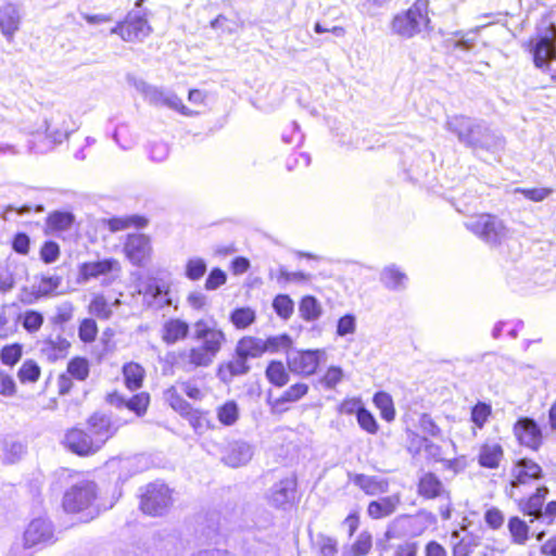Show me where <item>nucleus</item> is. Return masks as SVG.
I'll list each match as a JSON object with an SVG mask.
<instances>
[{
    "label": "nucleus",
    "mask_w": 556,
    "mask_h": 556,
    "mask_svg": "<svg viewBox=\"0 0 556 556\" xmlns=\"http://www.w3.org/2000/svg\"><path fill=\"white\" fill-rule=\"evenodd\" d=\"M61 282H62V278L59 276L42 277L40 280V283L34 294L33 293L27 294V290L26 289L23 290V293H25V295L23 294L21 296V301L29 304L33 302L34 298L38 299L41 296H48V295L52 294L60 287Z\"/></svg>",
    "instance_id": "31"
},
{
    "label": "nucleus",
    "mask_w": 556,
    "mask_h": 556,
    "mask_svg": "<svg viewBox=\"0 0 556 556\" xmlns=\"http://www.w3.org/2000/svg\"><path fill=\"white\" fill-rule=\"evenodd\" d=\"M265 343V352L276 353L279 351H288L292 346V339L289 334H279L274 337H268L264 340Z\"/></svg>",
    "instance_id": "44"
},
{
    "label": "nucleus",
    "mask_w": 556,
    "mask_h": 556,
    "mask_svg": "<svg viewBox=\"0 0 556 556\" xmlns=\"http://www.w3.org/2000/svg\"><path fill=\"white\" fill-rule=\"evenodd\" d=\"M343 370L339 366H330L325 375L319 379V383L326 389H333L341 382Z\"/></svg>",
    "instance_id": "56"
},
{
    "label": "nucleus",
    "mask_w": 556,
    "mask_h": 556,
    "mask_svg": "<svg viewBox=\"0 0 556 556\" xmlns=\"http://www.w3.org/2000/svg\"><path fill=\"white\" fill-rule=\"evenodd\" d=\"M314 544L318 548L319 556H336L338 553V542L331 536L319 533Z\"/></svg>",
    "instance_id": "49"
},
{
    "label": "nucleus",
    "mask_w": 556,
    "mask_h": 556,
    "mask_svg": "<svg viewBox=\"0 0 556 556\" xmlns=\"http://www.w3.org/2000/svg\"><path fill=\"white\" fill-rule=\"evenodd\" d=\"M90 434L102 447L103 444L112 438L121 427V424L112 420V418L103 413H94L87 421Z\"/></svg>",
    "instance_id": "13"
},
{
    "label": "nucleus",
    "mask_w": 556,
    "mask_h": 556,
    "mask_svg": "<svg viewBox=\"0 0 556 556\" xmlns=\"http://www.w3.org/2000/svg\"><path fill=\"white\" fill-rule=\"evenodd\" d=\"M374 403L376 407L380 410V415L386 421H392L395 418L393 400L390 394L382 391L377 392L374 395Z\"/></svg>",
    "instance_id": "39"
},
{
    "label": "nucleus",
    "mask_w": 556,
    "mask_h": 556,
    "mask_svg": "<svg viewBox=\"0 0 556 556\" xmlns=\"http://www.w3.org/2000/svg\"><path fill=\"white\" fill-rule=\"evenodd\" d=\"M121 266L118 261L114 258H104L94 262H85L79 265V282H87L101 276L106 277L112 273H118Z\"/></svg>",
    "instance_id": "16"
},
{
    "label": "nucleus",
    "mask_w": 556,
    "mask_h": 556,
    "mask_svg": "<svg viewBox=\"0 0 556 556\" xmlns=\"http://www.w3.org/2000/svg\"><path fill=\"white\" fill-rule=\"evenodd\" d=\"M356 330V319L352 314H346L342 316L338 320L337 325V334L340 337H344L346 334H352Z\"/></svg>",
    "instance_id": "63"
},
{
    "label": "nucleus",
    "mask_w": 556,
    "mask_h": 556,
    "mask_svg": "<svg viewBox=\"0 0 556 556\" xmlns=\"http://www.w3.org/2000/svg\"><path fill=\"white\" fill-rule=\"evenodd\" d=\"M357 422L362 429L368 433H376L378 431V424L374 415L365 407L357 412Z\"/></svg>",
    "instance_id": "60"
},
{
    "label": "nucleus",
    "mask_w": 556,
    "mask_h": 556,
    "mask_svg": "<svg viewBox=\"0 0 556 556\" xmlns=\"http://www.w3.org/2000/svg\"><path fill=\"white\" fill-rule=\"evenodd\" d=\"M43 324V316L37 311H26L22 316V325L29 333L38 331Z\"/></svg>",
    "instance_id": "51"
},
{
    "label": "nucleus",
    "mask_w": 556,
    "mask_h": 556,
    "mask_svg": "<svg viewBox=\"0 0 556 556\" xmlns=\"http://www.w3.org/2000/svg\"><path fill=\"white\" fill-rule=\"evenodd\" d=\"M511 481L508 492L510 497L515 496V489L528 484L531 481L540 480L543 477V470L539 464L529 458H521L515 463L510 471Z\"/></svg>",
    "instance_id": "10"
},
{
    "label": "nucleus",
    "mask_w": 556,
    "mask_h": 556,
    "mask_svg": "<svg viewBox=\"0 0 556 556\" xmlns=\"http://www.w3.org/2000/svg\"><path fill=\"white\" fill-rule=\"evenodd\" d=\"M206 262L201 257L189 258L186 263L185 276L191 280H200L206 273Z\"/></svg>",
    "instance_id": "43"
},
{
    "label": "nucleus",
    "mask_w": 556,
    "mask_h": 556,
    "mask_svg": "<svg viewBox=\"0 0 556 556\" xmlns=\"http://www.w3.org/2000/svg\"><path fill=\"white\" fill-rule=\"evenodd\" d=\"M276 314L282 319H289L293 314L294 303L287 294H278L273 301Z\"/></svg>",
    "instance_id": "46"
},
{
    "label": "nucleus",
    "mask_w": 556,
    "mask_h": 556,
    "mask_svg": "<svg viewBox=\"0 0 556 556\" xmlns=\"http://www.w3.org/2000/svg\"><path fill=\"white\" fill-rule=\"evenodd\" d=\"M492 414V407L484 402H478L472 408L470 420L479 429H482Z\"/></svg>",
    "instance_id": "45"
},
{
    "label": "nucleus",
    "mask_w": 556,
    "mask_h": 556,
    "mask_svg": "<svg viewBox=\"0 0 556 556\" xmlns=\"http://www.w3.org/2000/svg\"><path fill=\"white\" fill-rule=\"evenodd\" d=\"M253 455V450L250 444L243 441H235L229 443L223 462L230 467H240L250 462Z\"/></svg>",
    "instance_id": "23"
},
{
    "label": "nucleus",
    "mask_w": 556,
    "mask_h": 556,
    "mask_svg": "<svg viewBox=\"0 0 556 556\" xmlns=\"http://www.w3.org/2000/svg\"><path fill=\"white\" fill-rule=\"evenodd\" d=\"M325 354L323 350L290 351L287 356L288 368L294 374L311 376L316 372Z\"/></svg>",
    "instance_id": "9"
},
{
    "label": "nucleus",
    "mask_w": 556,
    "mask_h": 556,
    "mask_svg": "<svg viewBox=\"0 0 556 556\" xmlns=\"http://www.w3.org/2000/svg\"><path fill=\"white\" fill-rule=\"evenodd\" d=\"M97 332L98 328L93 319L86 318L80 323L78 328V336L83 342H92L97 337Z\"/></svg>",
    "instance_id": "59"
},
{
    "label": "nucleus",
    "mask_w": 556,
    "mask_h": 556,
    "mask_svg": "<svg viewBox=\"0 0 556 556\" xmlns=\"http://www.w3.org/2000/svg\"><path fill=\"white\" fill-rule=\"evenodd\" d=\"M514 192L522 194L530 201L541 202L552 194L553 190L551 188H516Z\"/></svg>",
    "instance_id": "58"
},
{
    "label": "nucleus",
    "mask_w": 556,
    "mask_h": 556,
    "mask_svg": "<svg viewBox=\"0 0 556 556\" xmlns=\"http://www.w3.org/2000/svg\"><path fill=\"white\" fill-rule=\"evenodd\" d=\"M150 396L148 393H139L125 402V407L136 413L137 416H142L149 405Z\"/></svg>",
    "instance_id": "53"
},
{
    "label": "nucleus",
    "mask_w": 556,
    "mask_h": 556,
    "mask_svg": "<svg viewBox=\"0 0 556 556\" xmlns=\"http://www.w3.org/2000/svg\"><path fill=\"white\" fill-rule=\"evenodd\" d=\"M89 311L100 319H109L112 315V309L103 295H96L92 299L89 305Z\"/></svg>",
    "instance_id": "50"
},
{
    "label": "nucleus",
    "mask_w": 556,
    "mask_h": 556,
    "mask_svg": "<svg viewBox=\"0 0 556 556\" xmlns=\"http://www.w3.org/2000/svg\"><path fill=\"white\" fill-rule=\"evenodd\" d=\"M53 538V529L50 521L43 518L34 519L24 533L26 547H35L50 542Z\"/></svg>",
    "instance_id": "20"
},
{
    "label": "nucleus",
    "mask_w": 556,
    "mask_h": 556,
    "mask_svg": "<svg viewBox=\"0 0 556 556\" xmlns=\"http://www.w3.org/2000/svg\"><path fill=\"white\" fill-rule=\"evenodd\" d=\"M418 490L422 496L434 498L441 494L443 485L435 475L428 472L420 478Z\"/></svg>",
    "instance_id": "35"
},
{
    "label": "nucleus",
    "mask_w": 556,
    "mask_h": 556,
    "mask_svg": "<svg viewBox=\"0 0 556 556\" xmlns=\"http://www.w3.org/2000/svg\"><path fill=\"white\" fill-rule=\"evenodd\" d=\"M192 330V339L201 344L189 350L188 362L193 367H208L226 342V334L214 318L197 320Z\"/></svg>",
    "instance_id": "1"
},
{
    "label": "nucleus",
    "mask_w": 556,
    "mask_h": 556,
    "mask_svg": "<svg viewBox=\"0 0 556 556\" xmlns=\"http://www.w3.org/2000/svg\"><path fill=\"white\" fill-rule=\"evenodd\" d=\"M266 378L268 381L281 388L286 386L289 381V374L285 368V365L279 361H271L266 368Z\"/></svg>",
    "instance_id": "38"
},
{
    "label": "nucleus",
    "mask_w": 556,
    "mask_h": 556,
    "mask_svg": "<svg viewBox=\"0 0 556 556\" xmlns=\"http://www.w3.org/2000/svg\"><path fill=\"white\" fill-rule=\"evenodd\" d=\"M353 483L370 496L387 493L390 485L388 479L364 473H356L353 478Z\"/></svg>",
    "instance_id": "25"
},
{
    "label": "nucleus",
    "mask_w": 556,
    "mask_h": 556,
    "mask_svg": "<svg viewBox=\"0 0 556 556\" xmlns=\"http://www.w3.org/2000/svg\"><path fill=\"white\" fill-rule=\"evenodd\" d=\"M311 278L312 275L304 271H288L283 266L279 268L278 281L305 283Z\"/></svg>",
    "instance_id": "61"
},
{
    "label": "nucleus",
    "mask_w": 556,
    "mask_h": 556,
    "mask_svg": "<svg viewBox=\"0 0 556 556\" xmlns=\"http://www.w3.org/2000/svg\"><path fill=\"white\" fill-rule=\"evenodd\" d=\"M514 434L520 444L538 450L542 443V433L538 424L528 417L518 419L514 426Z\"/></svg>",
    "instance_id": "17"
},
{
    "label": "nucleus",
    "mask_w": 556,
    "mask_h": 556,
    "mask_svg": "<svg viewBox=\"0 0 556 556\" xmlns=\"http://www.w3.org/2000/svg\"><path fill=\"white\" fill-rule=\"evenodd\" d=\"M26 447L23 443L17 441H12L5 444L4 447V462L7 464H14L18 462L22 456L25 454Z\"/></svg>",
    "instance_id": "55"
},
{
    "label": "nucleus",
    "mask_w": 556,
    "mask_h": 556,
    "mask_svg": "<svg viewBox=\"0 0 556 556\" xmlns=\"http://www.w3.org/2000/svg\"><path fill=\"white\" fill-rule=\"evenodd\" d=\"M227 281V275L224 270L218 267L213 268L206 280H205V289L207 291H214L218 289L220 286L225 285Z\"/></svg>",
    "instance_id": "62"
},
{
    "label": "nucleus",
    "mask_w": 556,
    "mask_h": 556,
    "mask_svg": "<svg viewBox=\"0 0 556 556\" xmlns=\"http://www.w3.org/2000/svg\"><path fill=\"white\" fill-rule=\"evenodd\" d=\"M476 545L477 542L475 538L465 536L454 544L453 556H468Z\"/></svg>",
    "instance_id": "64"
},
{
    "label": "nucleus",
    "mask_w": 556,
    "mask_h": 556,
    "mask_svg": "<svg viewBox=\"0 0 556 556\" xmlns=\"http://www.w3.org/2000/svg\"><path fill=\"white\" fill-rule=\"evenodd\" d=\"M508 530L516 544H525L528 540L529 526L519 517H511L508 520Z\"/></svg>",
    "instance_id": "41"
},
{
    "label": "nucleus",
    "mask_w": 556,
    "mask_h": 556,
    "mask_svg": "<svg viewBox=\"0 0 556 556\" xmlns=\"http://www.w3.org/2000/svg\"><path fill=\"white\" fill-rule=\"evenodd\" d=\"M466 228L490 245H500L509 237L504 222L492 214H480L465 223Z\"/></svg>",
    "instance_id": "4"
},
{
    "label": "nucleus",
    "mask_w": 556,
    "mask_h": 556,
    "mask_svg": "<svg viewBox=\"0 0 556 556\" xmlns=\"http://www.w3.org/2000/svg\"><path fill=\"white\" fill-rule=\"evenodd\" d=\"M446 129L455 134L460 143L473 150L495 151L503 148L502 137L492 131L484 122L466 116H453L446 122Z\"/></svg>",
    "instance_id": "2"
},
{
    "label": "nucleus",
    "mask_w": 556,
    "mask_h": 556,
    "mask_svg": "<svg viewBox=\"0 0 556 556\" xmlns=\"http://www.w3.org/2000/svg\"><path fill=\"white\" fill-rule=\"evenodd\" d=\"M23 20L22 7L7 2L0 7V31L8 42H13Z\"/></svg>",
    "instance_id": "12"
},
{
    "label": "nucleus",
    "mask_w": 556,
    "mask_h": 556,
    "mask_svg": "<svg viewBox=\"0 0 556 556\" xmlns=\"http://www.w3.org/2000/svg\"><path fill=\"white\" fill-rule=\"evenodd\" d=\"M533 62L538 68L546 70L549 59L556 55V25L549 21H543L538 27L535 40H531Z\"/></svg>",
    "instance_id": "5"
},
{
    "label": "nucleus",
    "mask_w": 556,
    "mask_h": 556,
    "mask_svg": "<svg viewBox=\"0 0 556 556\" xmlns=\"http://www.w3.org/2000/svg\"><path fill=\"white\" fill-rule=\"evenodd\" d=\"M38 345L41 356L50 363L65 358L71 348L70 341L61 334L49 337L40 341Z\"/></svg>",
    "instance_id": "21"
},
{
    "label": "nucleus",
    "mask_w": 556,
    "mask_h": 556,
    "mask_svg": "<svg viewBox=\"0 0 556 556\" xmlns=\"http://www.w3.org/2000/svg\"><path fill=\"white\" fill-rule=\"evenodd\" d=\"M189 331L190 327L188 323L179 318H170L163 325L162 339L166 344L172 345L186 339Z\"/></svg>",
    "instance_id": "27"
},
{
    "label": "nucleus",
    "mask_w": 556,
    "mask_h": 556,
    "mask_svg": "<svg viewBox=\"0 0 556 556\" xmlns=\"http://www.w3.org/2000/svg\"><path fill=\"white\" fill-rule=\"evenodd\" d=\"M66 372L77 381H85L90 372L89 361L81 356L73 357L67 363Z\"/></svg>",
    "instance_id": "36"
},
{
    "label": "nucleus",
    "mask_w": 556,
    "mask_h": 556,
    "mask_svg": "<svg viewBox=\"0 0 556 556\" xmlns=\"http://www.w3.org/2000/svg\"><path fill=\"white\" fill-rule=\"evenodd\" d=\"M64 443L70 451L80 456L93 454L101 448L90 433L78 428L67 431Z\"/></svg>",
    "instance_id": "14"
},
{
    "label": "nucleus",
    "mask_w": 556,
    "mask_h": 556,
    "mask_svg": "<svg viewBox=\"0 0 556 556\" xmlns=\"http://www.w3.org/2000/svg\"><path fill=\"white\" fill-rule=\"evenodd\" d=\"M300 316L306 321H315L323 314L319 301L313 295H305L299 304Z\"/></svg>",
    "instance_id": "33"
},
{
    "label": "nucleus",
    "mask_w": 556,
    "mask_h": 556,
    "mask_svg": "<svg viewBox=\"0 0 556 556\" xmlns=\"http://www.w3.org/2000/svg\"><path fill=\"white\" fill-rule=\"evenodd\" d=\"M74 223V214L67 211H54L46 219L47 228L52 233L70 230Z\"/></svg>",
    "instance_id": "30"
},
{
    "label": "nucleus",
    "mask_w": 556,
    "mask_h": 556,
    "mask_svg": "<svg viewBox=\"0 0 556 556\" xmlns=\"http://www.w3.org/2000/svg\"><path fill=\"white\" fill-rule=\"evenodd\" d=\"M239 416L238 406L235 402H227L218 409V419L223 425H233Z\"/></svg>",
    "instance_id": "54"
},
{
    "label": "nucleus",
    "mask_w": 556,
    "mask_h": 556,
    "mask_svg": "<svg viewBox=\"0 0 556 556\" xmlns=\"http://www.w3.org/2000/svg\"><path fill=\"white\" fill-rule=\"evenodd\" d=\"M371 546V535L364 531L352 545L343 547L341 556H366L370 552Z\"/></svg>",
    "instance_id": "34"
},
{
    "label": "nucleus",
    "mask_w": 556,
    "mask_h": 556,
    "mask_svg": "<svg viewBox=\"0 0 556 556\" xmlns=\"http://www.w3.org/2000/svg\"><path fill=\"white\" fill-rule=\"evenodd\" d=\"M401 504V494L395 493L389 496L371 501L367 507V514L372 519H381L392 515Z\"/></svg>",
    "instance_id": "24"
},
{
    "label": "nucleus",
    "mask_w": 556,
    "mask_h": 556,
    "mask_svg": "<svg viewBox=\"0 0 556 556\" xmlns=\"http://www.w3.org/2000/svg\"><path fill=\"white\" fill-rule=\"evenodd\" d=\"M124 251L132 265L143 267L149 262L152 252L149 237L143 233L129 235Z\"/></svg>",
    "instance_id": "11"
},
{
    "label": "nucleus",
    "mask_w": 556,
    "mask_h": 556,
    "mask_svg": "<svg viewBox=\"0 0 556 556\" xmlns=\"http://www.w3.org/2000/svg\"><path fill=\"white\" fill-rule=\"evenodd\" d=\"M126 387L130 390H136L141 387L143 380V368L136 364H126L123 368Z\"/></svg>",
    "instance_id": "40"
},
{
    "label": "nucleus",
    "mask_w": 556,
    "mask_h": 556,
    "mask_svg": "<svg viewBox=\"0 0 556 556\" xmlns=\"http://www.w3.org/2000/svg\"><path fill=\"white\" fill-rule=\"evenodd\" d=\"M22 357V345L15 343L5 345L0 352V359L2 364L14 366Z\"/></svg>",
    "instance_id": "52"
},
{
    "label": "nucleus",
    "mask_w": 556,
    "mask_h": 556,
    "mask_svg": "<svg viewBox=\"0 0 556 556\" xmlns=\"http://www.w3.org/2000/svg\"><path fill=\"white\" fill-rule=\"evenodd\" d=\"M250 371L248 359L242 355H237L229 362L219 365L217 377L225 383L231 382L237 376L245 375Z\"/></svg>",
    "instance_id": "26"
},
{
    "label": "nucleus",
    "mask_w": 556,
    "mask_h": 556,
    "mask_svg": "<svg viewBox=\"0 0 556 556\" xmlns=\"http://www.w3.org/2000/svg\"><path fill=\"white\" fill-rule=\"evenodd\" d=\"M265 353L264 340L256 337H243L236 346V354L242 355L247 359L261 357Z\"/></svg>",
    "instance_id": "29"
},
{
    "label": "nucleus",
    "mask_w": 556,
    "mask_h": 556,
    "mask_svg": "<svg viewBox=\"0 0 556 556\" xmlns=\"http://www.w3.org/2000/svg\"><path fill=\"white\" fill-rule=\"evenodd\" d=\"M151 26L148 21L138 15L129 13L125 21L116 23L110 33L118 35L124 41H143L151 34Z\"/></svg>",
    "instance_id": "8"
},
{
    "label": "nucleus",
    "mask_w": 556,
    "mask_h": 556,
    "mask_svg": "<svg viewBox=\"0 0 556 556\" xmlns=\"http://www.w3.org/2000/svg\"><path fill=\"white\" fill-rule=\"evenodd\" d=\"M165 399L168 404L180 415H189L192 410L191 405L172 387L165 391Z\"/></svg>",
    "instance_id": "42"
},
{
    "label": "nucleus",
    "mask_w": 556,
    "mask_h": 556,
    "mask_svg": "<svg viewBox=\"0 0 556 556\" xmlns=\"http://www.w3.org/2000/svg\"><path fill=\"white\" fill-rule=\"evenodd\" d=\"M503 456V448L498 444L483 445L479 455V463L486 468H496Z\"/></svg>",
    "instance_id": "37"
},
{
    "label": "nucleus",
    "mask_w": 556,
    "mask_h": 556,
    "mask_svg": "<svg viewBox=\"0 0 556 556\" xmlns=\"http://www.w3.org/2000/svg\"><path fill=\"white\" fill-rule=\"evenodd\" d=\"M428 12L429 1L416 0L408 10L394 15L391 21L392 33L405 39L415 37L428 27Z\"/></svg>",
    "instance_id": "3"
},
{
    "label": "nucleus",
    "mask_w": 556,
    "mask_h": 556,
    "mask_svg": "<svg viewBox=\"0 0 556 556\" xmlns=\"http://www.w3.org/2000/svg\"><path fill=\"white\" fill-rule=\"evenodd\" d=\"M17 377L21 382H36L40 377V367L33 359H27L18 369Z\"/></svg>",
    "instance_id": "48"
},
{
    "label": "nucleus",
    "mask_w": 556,
    "mask_h": 556,
    "mask_svg": "<svg viewBox=\"0 0 556 556\" xmlns=\"http://www.w3.org/2000/svg\"><path fill=\"white\" fill-rule=\"evenodd\" d=\"M296 479L288 477L275 483L268 493V501L277 508H286L295 497Z\"/></svg>",
    "instance_id": "19"
},
{
    "label": "nucleus",
    "mask_w": 556,
    "mask_h": 556,
    "mask_svg": "<svg viewBox=\"0 0 556 556\" xmlns=\"http://www.w3.org/2000/svg\"><path fill=\"white\" fill-rule=\"evenodd\" d=\"M146 99L154 105H163L176 110L184 115H191V111L187 109L180 98L174 92L157 88L154 86H146L143 88Z\"/></svg>",
    "instance_id": "15"
},
{
    "label": "nucleus",
    "mask_w": 556,
    "mask_h": 556,
    "mask_svg": "<svg viewBox=\"0 0 556 556\" xmlns=\"http://www.w3.org/2000/svg\"><path fill=\"white\" fill-rule=\"evenodd\" d=\"M97 496V485L91 481H83L73 485L63 496V507L67 513L89 510L90 519L94 517L91 510Z\"/></svg>",
    "instance_id": "7"
},
{
    "label": "nucleus",
    "mask_w": 556,
    "mask_h": 556,
    "mask_svg": "<svg viewBox=\"0 0 556 556\" xmlns=\"http://www.w3.org/2000/svg\"><path fill=\"white\" fill-rule=\"evenodd\" d=\"M73 121L66 112L56 111L46 121L47 137L53 143H61L73 131Z\"/></svg>",
    "instance_id": "18"
},
{
    "label": "nucleus",
    "mask_w": 556,
    "mask_h": 556,
    "mask_svg": "<svg viewBox=\"0 0 556 556\" xmlns=\"http://www.w3.org/2000/svg\"><path fill=\"white\" fill-rule=\"evenodd\" d=\"M547 494L548 489L546 486H540L528 500L519 503L521 511L527 516L533 517L530 522L539 520Z\"/></svg>",
    "instance_id": "28"
},
{
    "label": "nucleus",
    "mask_w": 556,
    "mask_h": 556,
    "mask_svg": "<svg viewBox=\"0 0 556 556\" xmlns=\"http://www.w3.org/2000/svg\"><path fill=\"white\" fill-rule=\"evenodd\" d=\"M140 292L143 293V296L149 305H152V301H156L159 298H162L164 294H166L164 287L161 286L155 279L149 280L143 287V290H140Z\"/></svg>",
    "instance_id": "57"
},
{
    "label": "nucleus",
    "mask_w": 556,
    "mask_h": 556,
    "mask_svg": "<svg viewBox=\"0 0 556 556\" xmlns=\"http://www.w3.org/2000/svg\"><path fill=\"white\" fill-rule=\"evenodd\" d=\"M173 505L172 490L161 481H154L144 486L141 493L140 508L150 516H162Z\"/></svg>",
    "instance_id": "6"
},
{
    "label": "nucleus",
    "mask_w": 556,
    "mask_h": 556,
    "mask_svg": "<svg viewBox=\"0 0 556 556\" xmlns=\"http://www.w3.org/2000/svg\"><path fill=\"white\" fill-rule=\"evenodd\" d=\"M230 320L238 329H244L254 323L255 313L250 307L237 308L231 313Z\"/></svg>",
    "instance_id": "47"
},
{
    "label": "nucleus",
    "mask_w": 556,
    "mask_h": 556,
    "mask_svg": "<svg viewBox=\"0 0 556 556\" xmlns=\"http://www.w3.org/2000/svg\"><path fill=\"white\" fill-rule=\"evenodd\" d=\"M308 392V386L303 382H298L289 387L279 397L273 399L268 394L267 403L271 407L273 413H282L288 410L286 406L288 403H294L301 400Z\"/></svg>",
    "instance_id": "22"
},
{
    "label": "nucleus",
    "mask_w": 556,
    "mask_h": 556,
    "mask_svg": "<svg viewBox=\"0 0 556 556\" xmlns=\"http://www.w3.org/2000/svg\"><path fill=\"white\" fill-rule=\"evenodd\" d=\"M380 279L386 288L397 291L405 288L407 277L395 265H390L382 270Z\"/></svg>",
    "instance_id": "32"
}]
</instances>
